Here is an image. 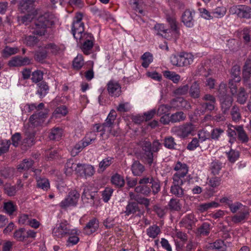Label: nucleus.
I'll list each match as a JSON object with an SVG mask.
<instances>
[{
  "label": "nucleus",
  "instance_id": "nucleus-23",
  "mask_svg": "<svg viewBox=\"0 0 251 251\" xmlns=\"http://www.w3.org/2000/svg\"><path fill=\"white\" fill-rule=\"evenodd\" d=\"M211 229V224L204 222L197 228V234L200 236H207L210 233Z\"/></svg>",
  "mask_w": 251,
  "mask_h": 251
},
{
  "label": "nucleus",
  "instance_id": "nucleus-30",
  "mask_svg": "<svg viewBox=\"0 0 251 251\" xmlns=\"http://www.w3.org/2000/svg\"><path fill=\"white\" fill-rule=\"evenodd\" d=\"M89 145V143L87 141H85L82 140L76 143L71 151V155L73 156H76L79 152H80L83 149Z\"/></svg>",
  "mask_w": 251,
  "mask_h": 251
},
{
  "label": "nucleus",
  "instance_id": "nucleus-45",
  "mask_svg": "<svg viewBox=\"0 0 251 251\" xmlns=\"http://www.w3.org/2000/svg\"><path fill=\"white\" fill-rule=\"evenodd\" d=\"M163 144L164 146L168 149H176V144L174 138L172 136L165 137L163 140Z\"/></svg>",
  "mask_w": 251,
  "mask_h": 251
},
{
  "label": "nucleus",
  "instance_id": "nucleus-29",
  "mask_svg": "<svg viewBox=\"0 0 251 251\" xmlns=\"http://www.w3.org/2000/svg\"><path fill=\"white\" fill-rule=\"evenodd\" d=\"M34 161L31 159H25L18 165L17 169L19 172L27 171L32 168Z\"/></svg>",
  "mask_w": 251,
  "mask_h": 251
},
{
  "label": "nucleus",
  "instance_id": "nucleus-28",
  "mask_svg": "<svg viewBox=\"0 0 251 251\" xmlns=\"http://www.w3.org/2000/svg\"><path fill=\"white\" fill-rule=\"evenodd\" d=\"M223 167V163L219 160H215L213 161L211 163L210 166V170L211 171V173L213 176L219 175Z\"/></svg>",
  "mask_w": 251,
  "mask_h": 251
},
{
  "label": "nucleus",
  "instance_id": "nucleus-24",
  "mask_svg": "<svg viewBox=\"0 0 251 251\" xmlns=\"http://www.w3.org/2000/svg\"><path fill=\"white\" fill-rule=\"evenodd\" d=\"M131 171L134 176H141L145 170V167L139 161H135L131 167Z\"/></svg>",
  "mask_w": 251,
  "mask_h": 251
},
{
  "label": "nucleus",
  "instance_id": "nucleus-37",
  "mask_svg": "<svg viewBox=\"0 0 251 251\" xmlns=\"http://www.w3.org/2000/svg\"><path fill=\"white\" fill-rule=\"evenodd\" d=\"M45 50H50L52 54L57 55L63 51V49L61 46H58L53 43H50L45 45L44 46Z\"/></svg>",
  "mask_w": 251,
  "mask_h": 251
},
{
  "label": "nucleus",
  "instance_id": "nucleus-25",
  "mask_svg": "<svg viewBox=\"0 0 251 251\" xmlns=\"http://www.w3.org/2000/svg\"><path fill=\"white\" fill-rule=\"evenodd\" d=\"M168 208L171 211H180L182 205L179 200L176 198H172L167 205Z\"/></svg>",
  "mask_w": 251,
  "mask_h": 251
},
{
  "label": "nucleus",
  "instance_id": "nucleus-38",
  "mask_svg": "<svg viewBox=\"0 0 251 251\" xmlns=\"http://www.w3.org/2000/svg\"><path fill=\"white\" fill-rule=\"evenodd\" d=\"M194 56L191 53L181 52V67L187 66L193 62Z\"/></svg>",
  "mask_w": 251,
  "mask_h": 251
},
{
  "label": "nucleus",
  "instance_id": "nucleus-51",
  "mask_svg": "<svg viewBox=\"0 0 251 251\" xmlns=\"http://www.w3.org/2000/svg\"><path fill=\"white\" fill-rule=\"evenodd\" d=\"M217 96L220 99L225 98L226 97L230 96L227 94V89L226 84L224 82H221L219 86L218 89Z\"/></svg>",
  "mask_w": 251,
  "mask_h": 251
},
{
  "label": "nucleus",
  "instance_id": "nucleus-53",
  "mask_svg": "<svg viewBox=\"0 0 251 251\" xmlns=\"http://www.w3.org/2000/svg\"><path fill=\"white\" fill-rule=\"evenodd\" d=\"M248 99V95L243 87L239 88V91L237 94V102L241 104H244Z\"/></svg>",
  "mask_w": 251,
  "mask_h": 251
},
{
  "label": "nucleus",
  "instance_id": "nucleus-12",
  "mask_svg": "<svg viewBox=\"0 0 251 251\" xmlns=\"http://www.w3.org/2000/svg\"><path fill=\"white\" fill-rule=\"evenodd\" d=\"M32 59L28 57H24L17 55L13 57L8 62V65L10 67H21L31 64Z\"/></svg>",
  "mask_w": 251,
  "mask_h": 251
},
{
  "label": "nucleus",
  "instance_id": "nucleus-49",
  "mask_svg": "<svg viewBox=\"0 0 251 251\" xmlns=\"http://www.w3.org/2000/svg\"><path fill=\"white\" fill-rule=\"evenodd\" d=\"M231 80H234L235 82H240V67L236 65L234 66L231 70Z\"/></svg>",
  "mask_w": 251,
  "mask_h": 251
},
{
  "label": "nucleus",
  "instance_id": "nucleus-27",
  "mask_svg": "<svg viewBox=\"0 0 251 251\" xmlns=\"http://www.w3.org/2000/svg\"><path fill=\"white\" fill-rule=\"evenodd\" d=\"M63 134V129L59 127H54L51 129L49 138L51 140L59 141Z\"/></svg>",
  "mask_w": 251,
  "mask_h": 251
},
{
  "label": "nucleus",
  "instance_id": "nucleus-43",
  "mask_svg": "<svg viewBox=\"0 0 251 251\" xmlns=\"http://www.w3.org/2000/svg\"><path fill=\"white\" fill-rule=\"evenodd\" d=\"M38 89L37 94L40 98L44 97L48 93L49 90V87L47 83L45 81H41L38 84Z\"/></svg>",
  "mask_w": 251,
  "mask_h": 251
},
{
  "label": "nucleus",
  "instance_id": "nucleus-9",
  "mask_svg": "<svg viewBox=\"0 0 251 251\" xmlns=\"http://www.w3.org/2000/svg\"><path fill=\"white\" fill-rule=\"evenodd\" d=\"M170 104L172 110H189L191 108L190 103L182 97H177L172 99Z\"/></svg>",
  "mask_w": 251,
  "mask_h": 251
},
{
  "label": "nucleus",
  "instance_id": "nucleus-10",
  "mask_svg": "<svg viewBox=\"0 0 251 251\" xmlns=\"http://www.w3.org/2000/svg\"><path fill=\"white\" fill-rule=\"evenodd\" d=\"M231 11L241 18H251V8L246 5H235L231 7Z\"/></svg>",
  "mask_w": 251,
  "mask_h": 251
},
{
  "label": "nucleus",
  "instance_id": "nucleus-2",
  "mask_svg": "<svg viewBox=\"0 0 251 251\" xmlns=\"http://www.w3.org/2000/svg\"><path fill=\"white\" fill-rule=\"evenodd\" d=\"M138 183L139 185L135 187L134 191L144 196H150L151 192L155 195L160 191V181L152 176H145L141 178Z\"/></svg>",
  "mask_w": 251,
  "mask_h": 251
},
{
  "label": "nucleus",
  "instance_id": "nucleus-1",
  "mask_svg": "<svg viewBox=\"0 0 251 251\" xmlns=\"http://www.w3.org/2000/svg\"><path fill=\"white\" fill-rule=\"evenodd\" d=\"M72 33L76 41L82 44L81 48L83 53L86 55L90 54L94 38L92 34L84 32V25L82 22L81 14L75 17L72 25Z\"/></svg>",
  "mask_w": 251,
  "mask_h": 251
},
{
  "label": "nucleus",
  "instance_id": "nucleus-5",
  "mask_svg": "<svg viewBox=\"0 0 251 251\" xmlns=\"http://www.w3.org/2000/svg\"><path fill=\"white\" fill-rule=\"evenodd\" d=\"M80 197L79 193L76 190H70L64 200L59 203L62 209H66L71 206H75Z\"/></svg>",
  "mask_w": 251,
  "mask_h": 251
},
{
  "label": "nucleus",
  "instance_id": "nucleus-40",
  "mask_svg": "<svg viewBox=\"0 0 251 251\" xmlns=\"http://www.w3.org/2000/svg\"><path fill=\"white\" fill-rule=\"evenodd\" d=\"M186 119V116L182 111H178L171 115V122L172 123L184 121Z\"/></svg>",
  "mask_w": 251,
  "mask_h": 251
},
{
  "label": "nucleus",
  "instance_id": "nucleus-48",
  "mask_svg": "<svg viewBox=\"0 0 251 251\" xmlns=\"http://www.w3.org/2000/svg\"><path fill=\"white\" fill-rule=\"evenodd\" d=\"M230 115L232 120L234 122H238L241 119L240 110L237 105H235L232 106L230 111Z\"/></svg>",
  "mask_w": 251,
  "mask_h": 251
},
{
  "label": "nucleus",
  "instance_id": "nucleus-47",
  "mask_svg": "<svg viewBox=\"0 0 251 251\" xmlns=\"http://www.w3.org/2000/svg\"><path fill=\"white\" fill-rule=\"evenodd\" d=\"M18 51L19 49L17 47H10L6 46L2 51V55L3 57L7 58L18 53Z\"/></svg>",
  "mask_w": 251,
  "mask_h": 251
},
{
  "label": "nucleus",
  "instance_id": "nucleus-52",
  "mask_svg": "<svg viewBox=\"0 0 251 251\" xmlns=\"http://www.w3.org/2000/svg\"><path fill=\"white\" fill-rule=\"evenodd\" d=\"M164 76L171 80L175 83H177L180 79V76L178 74L169 71H165Z\"/></svg>",
  "mask_w": 251,
  "mask_h": 251
},
{
  "label": "nucleus",
  "instance_id": "nucleus-60",
  "mask_svg": "<svg viewBox=\"0 0 251 251\" xmlns=\"http://www.w3.org/2000/svg\"><path fill=\"white\" fill-rule=\"evenodd\" d=\"M249 215L248 211L240 212L232 218V221L234 223H238L244 220Z\"/></svg>",
  "mask_w": 251,
  "mask_h": 251
},
{
  "label": "nucleus",
  "instance_id": "nucleus-63",
  "mask_svg": "<svg viewBox=\"0 0 251 251\" xmlns=\"http://www.w3.org/2000/svg\"><path fill=\"white\" fill-rule=\"evenodd\" d=\"M181 53L177 54H173L170 57V62L174 66L181 67Z\"/></svg>",
  "mask_w": 251,
  "mask_h": 251
},
{
  "label": "nucleus",
  "instance_id": "nucleus-39",
  "mask_svg": "<svg viewBox=\"0 0 251 251\" xmlns=\"http://www.w3.org/2000/svg\"><path fill=\"white\" fill-rule=\"evenodd\" d=\"M3 208L7 214L12 215L17 210V206L12 201H9L4 202Z\"/></svg>",
  "mask_w": 251,
  "mask_h": 251
},
{
  "label": "nucleus",
  "instance_id": "nucleus-44",
  "mask_svg": "<svg viewBox=\"0 0 251 251\" xmlns=\"http://www.w3.org/2000/svg\"><path fill=\"white\" fill-rule=\"evenodd\" d=\"M84 65L83 57L81 54H78L73 61V68L75 70H79Z\"/></svg>",
  "mask_w": 251,
  "mask_h": 251
},
{
  "label": "nucleus",
  "instance_id": "nucleus-8",
  "mask_svg": "<svg viewBox=\"0 0 251 251\" xmlns=\"http://www.w3.org/2000/svg\"><path fill=\"white\" fill-rule=\"evenodd\" d=\"M36 235V232L33 230L26 229L25 228H20L15 231L13 237L18 241L23 242L28 238H34Z\"/></svg>",
  "mask_w": 251,
  "mask_h": 251
},
{
  "label": "nucleus",
  "instance_id": "nucleus-15",
  "mask_svg": "<svg viewBox=\"0 0 251 251\" xmlns=\"http://www.w3.org/2000/svg\"><path fill=\"white\" fill-rule=\"evenodd\" d=\"M197 220L193 213H190L185 215L181 220L179 224L188 229H192Z\"/></svg>",
  "mask_w": 251,
  "mask_h": 251
},
{
  "label": "nucleus",
  "instance_id": "nucleus-18",
  "mask_svg": "<svg viewBox=\"0 0 251 251\" xmlns=\"http://www.w3.org/2000/svg\"><path fill=\"white\" fill-rule=\"evenodd\" d=\"M98 195L95 192L90 191L88 187H85L81 196L82 200L86 202H89L94 205L95 201L97 199Z\"/></svg>",
  "mask_w": 251,
  "mask_h": 251
},
{
  "label": "nucleus",
  "instance_id": "nucleus-56",
  "mask_svg": "<svg viewBox=\"0 0 251 251\" xmlns=\"http://www.w3.org/2000/svg\"><path fill=\"white\" fill-rule=\"evenodd\" d=\"M39 39L34 35H28L25 37L24 43L27 46L33 47L39 42Z\"/></svg>",
  "mask_w": 251,
  "mask_h": 251
},
{
  "label": "nucleus",
  "instance_id": "nucleus-6",
  "mask_svg": "<svg viewBox=\"0 0 251 251\" xmlns=\"http://www.w3.org/2000/svg\"><path fill=\"white\" fill-rule=\"evenodd\" d=\"M195 126L191 123H186L179 126H174L171 131L181 138H186L194 131Z\"/></svg>",
  "mask_w": 251,
  "mask_h": 251
},
{
  "label": "nucleus",
  "instance_id": "nucleus-14",
  "mask_svg": "<svg viewBox=\"0 0 251 251\" xmlns=\"http://www.w3.org/2000/svg\"><path fill=\"white\" fill-rule=\"evenodd\" d=\"M77 173L82 176L87 178L91 176L94 174V168L91 165L78 163L77 164Z\"/></svg>",
  "mask_w": 251,
  "mask_h": 251
},
{
  "label": "nucleus",
  "instance_id": "nucleus-20",
  "mask_svg": "<svg viewBox=\"0 0 251 251\" xmlns=\"http://www.w3.org/2000/svg\"><path fill=\"white\" fill-rule=\"evenodd\" d=\"M47 114L43 112H39L32 115L29 119V122L34 126H37L44 122V119L46 118Z\"/></svg>",
  "mask_w": 251,
  "mask_h": 251
},
{
  "label": "nucleus",
  "instance_id": "nucleus-32",
  "mask_svg": "<svg viewBox=\"0 0 251 251\" xmlns=\"http://www.w3.org/2000/svg\"><path fill=\"white\" fill-rule=\"evenodd\" d=\"M210 248L217 251H226L227 245L224 241L221 239H218L213 243H210Z\"/></svg>",
  "mask_w": 251,
  "mask_h": 251
},
{
  "label": "nucleus",
  "instance_id": "nucleus-13",
  "mask_svg": "<svg viewBox=\"0 0 251 251\" xmlns=\"http://www.w3.org/2000/svg\"><path fill=\"white\" fill-rule=\"evenodd\" d=\"M39 0H21L20 2V8L23 12H31L38 3Z\"/></svg>",
  "mask_w": 251,
  "mask_h": 251
},
{
  "label": "nucleus",
  "instance_id": "nucleus-3",
  "mask_svg": "<svg viewBox=\"0 0 251 251\" xmlns=\"http://www.w3.org/2000/svg\"><path fill=\"white\" fill-rule=\"evenodd\" d=\"M77 232L76 229H71V226L67 221H63L57 224L52 230L53 236L57 238L67 237Z\"/></svg>",
  "mask_w": 251,
  "mask_h": 251
},
{
  "label": "nucleus",
  "instance_id": "nucleus-64",
  "mask_svg": "<svg viewBox=\"0 0 251 251\" xmlns=\"http://www.w3.org/2000/svg\"><path fill=\"white\" fill-rule=\"evenodd\" d=\"M65 169L69 173L74 171H75L77 173L78 172L77 164L74 163L73 159H70L67 160L65 164Z\"/></svg>",
  "mask_w": 251,
  "mask_h": 251
},
{
  "label": "nucleus",
  "instance_id": "nucleus-31",
  "mask_svg": "<svg viewBox=\"0 0 251 251\" xmlns=\"http://www.w3.org/2000/svg\"><path fill=\"white\" fill-rule=\"evenodd\" d=\"M174 170L176 171L175 174H179L181 176H185L188 172V167L186 164L178 161L174 167Z\"/></svg>",
  "mask_w": 251,
  "mask_h": 251
},
{
  "label": "nucleus",
  "instance_id": "nucleus-34",
  "mask_svg": "<svg viewBox=\"0 0 251 251\" xmlns=\"http://www.w3.org/2000/svg\"><path fill=\"white\" fill-rule=\"evenodd\" d=\"M111 182L113 185L117 188L123 187L125 183L123 176L117 173L111 176Z\"/></svg>",
  "mask_w": 251,
  "mask_h": 251
},
{
  "label": "nucleus",
  "instance_id": "nucleus-59",
  "mask_svg": "<svg viewBox=\"0 0 251 251\" xmlns=\"http://www.w3.org/2000/svg\"><path fill=\"white\" fill-rule=\"evenodd\" d=\"M43 78V73L40 70H36L31 74V79L34 83H37L41 81Z\"/></svg>",
  "mask_w": 251,
  "mask_h": 251
},
{
  "label": "nucleus",
  "instance_id": "nucleus-41",
  "mask_svg": "<svg viewBox=\"0 0 251 251\" xmlns=\"http://www.w3.org/2000/svg\"><path fill=\"white\" fill-rule=\"evenodd\" d=\"M170 192L177 198H181L184 195V190L180 185H172Z\"/></svg>",
  "mask_w": 251,
  "mask_h": 251
},
{
  "label": "nucleus",
  "instance_id": "nucleus-21",
  "mask_svg": "<svg viewBox=\"0 0 251 251\" xmlns=\"http://www.w3.org/2000/svg\"><path fill=\"white\" fill-rule=\"evenodd\" d=\"M99 227V221L96 218H93L83 228V232L87 235H91L95 232Z\"/></svg>",
  "mask_w": 251,
  "mask_h": 251
},
{
  "label": "nucleus",
  "instance_id": "nucleus-17",
  "mask_svg": "<svg viewBox=\"0 0 251 251\" xmlns=\"http://www.w3.org/2000/svg\"><path fill=\"white\" fill-rule=\"evenodd\" d=\"M138 212L136 216L141 217L143 215V212L141 211L138 204L136 202H129L126 206V210L124 213L126 215L129 216L134 214Z\"/></svg>",
  "mask_w": 251,
  "mask_h": 251
},
{
  "label": "nucleus",
  "instance_id": "nucleus-62",
  "mask_svg": "<svg viewBox=\"0 0 251 251\" xmlns=\"http://www.w3.org/2000/svg\"><path fill=\"white\" fill-rule=\"evenodd\" d=\"M113 158L108 157L103 159L99 163V168L102 171H104L108 167H109L113 162Z\"/></svg>",
  "mask_w": 251,
  "mask_h": 251
},
{
  "label": "nucleus",
  "instance_id": "nucleus-61",
  "mask_svg": "<svg viewBox=\"0 0 251 251\" xmlns=\"http://www.w3.org/2000/svg\"><path fill=\"white\" fill-rule=\"evenodd\" d=\"M154 30L156 33L159 35H163V34H166L169 33V29L166 28L165 25L162 24H156L154 27Z\"/></svg>",
  "mask_w": 251,
  "mask_h": 251
},
{
  "label": "nucleus",
  "instance_id": "nucleus-22",
  "mask_svg": "<svg viewBox=\"0 0 251 251\" xmlns=\"http://www.w3.org/2000/svg\"><path fill=\"white\" fill-rule=\"evenodd\" d=\"M234 129H236L237 133V139L242 144H246L249 141V137L244 130L243 126H237Z\"/></svg>",
  "mask_w": 251,
  "mask_h": 251
},
{
  "label": "nucleus",
  "instance_id": "nucleus-46",
  "mask_svg": "<svg viewBox=\"0 0 251 251\" xmlns=\"http://www.w3.org/2000/svg\"><path fill=\"white\" fill-rule=\"evenodd\" d=\"M251 63L250 61H246L243 67V78L244 80L247 81L251 76Z\"/></svg>",
  "mask_w": 251,
  "mask_h": 251
},
{
  "label": "nucleus",
  "instance_id": "nucleus-58",
  "mask_svg": "<svg viewBox=\"0 0 251 251\" xmlns=\"http://www.w3.org/2000/svg\"><path fill=\"white\" fill-rule=\"evenodd\" d=\"M226 155L228 161L231 163H233L238 159L240 154L238 151L230 149L228 152H226Z\"/></svg>",
  "mask_w": 251,
  "mask_h": 251
},
{
  "label": "nucleus",
  "instance_id": "nucleus-33",
  "mask_svg": "<svg viewBox=\"0 0 251 251\" xmlns=\"http://www.w3.org/2000/svg\"><path fill=\"white\" fill-rule=\"evenodd\" d=\"M166 19L170 27V29L168 31L170 32V30H172L175 34V36H178L179 34V28L177 27V22L176 18L168 16L167 17Z\"/></svg>",
  "mask_w": 251,
  "mask_h": 251
},
{
  "label": "nucleus",
  "instance_id": "nucleus-50",
  "mask_svg": "<svg viewBox=\"0 0 251 251\" xmlns=\"http://www.w3.org/2000/svg\"><path fill=\"white\" fill-rule=\"evenodd\" d=\"M142 159L149 166H151L153 161V154L152 150L144 151L142 154Z\"/></svg>",
  "mask_w": 251,
  "mask_h": 251
},
{
  "label": "nucleus",
  "instance_id": "nucleus-42",
  "mask_svg": "<svg viewBox=\"0 0 251 251\" xmlns=\"http://www.w3.org/2000/svg\"><path fill=\"white\" fill-rule=\"evenodd\" d=\"M160 232V229L156 225L150 226L147 229V234L152 238H155Z\"/></svg>",
  "mask_w": 251,
  "mask_h": 251
},
{
  "label": "nucleus",
  "instance_id": "nucleus-11",
  "mask_svg": "<svg viewBox=\"0 0 251 251\" xmlns=\"http://www.w3.org/2000/svg\"><path fill=\"white\" fill-rule=\"evenodd\" d=\"M108 93L111 97H118L121 94V86L120 83L114 80H110L107 84Z\"/></svg>",
  "mask_w": 251,
  "mask_h": 251
},
{
  "label": "nucleus",
  "instance_id": "nucleus-57",
  "mask_svg": "<svg viewBox=\"0 0 251 251\" xmlns=\"http://www.w3.org/2000/svg\"><path fill=\"white\" fill-rule=\"evenodd\" d=\"M37 186L45 191H47L50 188V183L47 178H39L37 180Z\"/></svg>",
  "mask_w": 251,
  "mask_h": 251
},
{
  "label": "nucleus",
  "instance_id": "nucleus-16",
  "mask_svg": "<svg viewBox=\"0 0 251 251\" xmlns=\"http://www.w3.org/2000/svg\"><path fill=\"white\" fill-rule=\"evenodd\" d=\"M195 12L191 11L189 9L184 11L181 16V21L184 25L188 27H191L194 25V19L193 18Z\"/></svg>",
  "mask_w": 251,
  "mask_h": 251
},
{
  "label": "nucleus",
  "instance_id": "nucleus-55",
  "mask_svg": "<svg viewBox=\"0 0 251 251\" xmlns=\"http://www.w3.org/2000/svg\"><path fill=\"white\" fill-rule=\"evenodd\" d=\"M222 183L221 177L214 176L210 177L208 180V185L213 188H216L220 186Z\"/></svg>",
  "mask_w": 251,
  "mask_h": 251
},
{
  "label": "nucleus",
  "instance_id": "nucleus-19",
  "mask_svg": "<svg viewBox=\"0 0 251 251\" xmlns=\"http://www.w3.org/2000/svg\"><path fill=\"white\" fill-rule=\"evenodd\" d=\"M221 110L223 114L226 115L228 114V111L232 105L233 99L231 96H227L225 98L219 99Z\"/></svg>",
  "mask_w": 251,
  "mask_h": 251
},
{
  "label": "nucleus",
  "instance_id": "nucleus-7",
  "mask_svg": "<svg viewBox=\"0 0 251 251\" xmlns=\"http://www.w3.org/2000/svg\"><path fill=\"white\" fill-rule=\"evenodd\" d=\"M203 102L200 103L201 113L211 112L216 107V100L215 97L210 94H206L202 98Z\"/></svg>",
  "mask_w": 251,
  "mask_h": 251
},
{
  "label": "nucleus",
  "instance_id": "nucleus-4",
  "mask_svg": "<svg viewBox=\"0 0 251 251\" xmlns=\"http://www.w3.org/2000/svg\"><path fill=\"white\" fill-rule=\"evenodd\" d=\"M50 21L45 15L41 16L34 22L33 33L39 36L45 35L48 27L51 25Z\"/></svg>",
  "mask_w": 251,
  "mask_h": 251
},
{
  "label": "nucleus",
  "instance_id": "nucleus-36",
  "mask_svg": "<svg viewBox=\"0 0 251 251\" xmlns=\"http://www.w3.org/2000/svg\"><path fill=\"white\" fill-rule=\"evenodd\" d=\"M219 204L215 201H211L210 202H206L200 204L197 206V210L200 213H203L206 211L207 210L213 207H218Z\"/></svg>",
  "mask_w": 251,
  "mask_h": 251
},
{
  "label": "nucleus",
  "instance_id": "nucleus-35",
  "mask_svg": "<svg viewBox=\"0 0 251 251\" xmlns=\"http://www.w3.org/2000/svg\"><path fill=\"white\" fill-rule=\"evenodd\" d=\"M116 117V112L114 110H111L107 117L105 122L103 123L104 126L107 127L108 129H110L111 127L114 126V124Z\"/></svg>",
  "mask_w": 251,
  "mask_h": 251
},
{
  "label": "nucleus",
  "instance_id": "nucleus-26",
  "mask_svg": "<svg viewBox=\"0 0 251 251\" xmlns=\"http://www.w3.org/2000/svg\"><path fill=\"white\" fill-rule=\"evenodd\" d=\"M189 90V95L193 99H198L201 96V90L199 84L196 82H194L191 85Z\"/></svg>",
  "mask_w": 251,
  "mask_h": 251
},
{
  "label": "nucleus",
  "instance_id": "nucleus-54",
  "mask_svg": "<svg viewBox=\"0 0 251 251\" xmlns=\"http://www.w3.org/2000/svg\"><path fill=\"white\" fill-rule=\"evenodd\" d=\"M141 59L143 60L142 66L146 68L149 67L153 60L152 54L149 52L144 53L141 56Z\"/></svg>",
  "mask_w": 251,
  "mask_h": 251
}]
</instances>
